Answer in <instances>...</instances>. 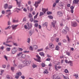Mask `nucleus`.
Wrapping results in <instances>:
<instances>
[{
	"instance_id": "1",
	"label": "nucleus",
	"mask_w": 79,
	"mask_h": 79,
	"mask_svg": "<svg viewBox=\"0 0 79 79\" xmlns=\"http://www.w3.org/2000/svg\"><path fill=\"white\" fill-rule=\"evenodd\" d=\"M56 22H52L51 23V26L53 27L55 29H58V26L57 24L56 23Z\"/></svg>"
},
{
	"instance_id": "2",
	"label": "nucleus",
	"mask_w": 79,
	"mask_h": 79,
	"mask_svg": "<svg viewBox=\"0 0 79 79\" xmlns=\"http://www.w3.org/2000/svg\"><path fill=\"white\" fill-rule=\"evenodd\" d=\"M16 48L14 47V48L11 51V53L12 54H15V53H16L17 50L16 49Z\"/></svg>"
},
{
	"instance_id": "3",
	"label": "nucleus",
	"mask_w": 79,
	"mask_h": 79,
	"mask_svg": "<svg viewBox=\"0 0 79 79\" xmlns=\"http://www.w3.org/2000/svg\"><path fill=\"white\" fill-rule=\"evenodd\" d=\"M23 64H24L25 65H26V66H29V65L30 64V63H29V62L27 60L24 61L23 62Z\"/></svg>"
},
{
	"instance_id": "4",
	"label": "nucleus",
	"mask_w": 79,
	"mask_h": 79,
	"mask_svg": "<svg viewBox=\"0 0 79 79\" xmlns=\"http://www.w3.org/2000/svg\"><path fill=\"white\" fill-rule=\"evenodd\" d=\"M72 26L73 27H76L77 26V23L76 22H72Z\"/></svg>"
},
{
	"instance_id": "5",
	"label": "nucleus",
	"mask_w": 79,
	"mask_h": 79,
	"mask_svg": "<svg viewBox=\"0 0 79 79\" xmlns=\"http://www.w3.org/2000/svg\"><path fill=\"white\" fill-rule=\"evenodd\" d=\"M12 39V36H10L8 37V38H7V40L6 41V44H8L9 43H10V42H11V41H9V39Z\"/></svg>"
},
{
	"instance_id": "6",
	"label": "nucleus",
	"mask_w": 79,
	"mask_h": 79,
	"mask_svg": "<svg viewBox=\"0 0 79 79\" xmlns=\"http://www.w3.org/2000/svg\"><path fill=\"white\" fill-rule=\"evenodd\" d=\"M18 26V25H12L11 26V27L13 30H14V31H15V30H16Z\"/></svg>"
},
{
	"instance_id": "7",
	"label": "nucleus",
	"mask_w": 79,
	"mask_h": 79,
	"mask_svg": "<svg viewBox=\"0 0 79 79\" xmlns=\"http://www.w3.org/2000/svg\"><path fill=\"white\" fill-rule=\"evenodd\" d=\"M16 74L17 76H15V78H16V79H18V78H19V76H21V74H22L21 73L19 72L18 73H17Z\"/></svg>"
},
{
	"instance_id": "8",
	"label": "nucleus",
	"mask_w": 79,
	"mask_h": 79,
	"mask_svg": "<svg viewBox=\"0 0 79 79\" xmlns=\"http://www.w3.org/2000/svg\"><path fill=\"white\" fill-rule=\"evenodd\" d=\"M52 77L53 79H60V78L56 75H53Z\"/></svg>"
},
{
	"instance_id": "9",
	"label": "nucleus",
	"mask_w": 79,
	"mask_h": 79,
	"mask_svg": "<svg viewBox=\"0 0 79 79\" xmlns=\"http://www.w3.org/2000/svg\"><path fill=\"white\" fill-rule=\"evenodd\" d=\"M49 47L50 48H54V45L52 43H50L49 44Z\"/></svg>"
},
{
	"instance_id": "10",
	"label": "nucleus",
	"mask_w": 79,
	"mask_h": 79,
	"mask_svg": "<svg viewBox=\"0 0 79 79\" xmlns=\"http://www.w3.org/2000/svg\"><path fill=\"white\" fill-rule=\"evenodd\" d=\"M40 3V2H35V4H34V6L36 7L37 8L39 6V4Z\"/></svg>"
},
{
	"instance_id": "11",
	"label": "nucleus",
	"mask_w": 79,
	"mask_h": 79,
	"mask_svg": "<svg viewBox=\"0 0 79 79\" xmlns=\"http://www.w3.org/2000/svg\"><path fill=\"white\" fill-rule=\"evenodd\" d=\"M79 2V0H74L73 1V3H75V4H77L78 5L79 3L78 2Z\"/></svg>"
},
{
	"instance_id": "12",
	"label": "nucleus",
	"mask_w": 79,
	"mask_h": 79,
	"mask_svg": "<svg viewBox=\"0 0 79 79\" xmlns=\"http://www.w3.org/2000/svg\"><path fill=\"white\" fill-rule=\"evenodd\" d=\"M15 1L16 2L17 4L18 5L19 7H20L21 6V2H18V0H15Z\"/></svg>"
},
{
	"instance_id": "13",
	"label": "nucleus",
	"mask_w": 79,
	"mask_h": 79,
	"mask_svg": "<svg viewBox=\"0 0 79 79\" xmlns=\"http://www.w3.org/2000/svg\"><path fill=\"white\" fill-rule=\"evenodd\" d=\"M58 15L59 16L61 17L63 16V14L61 12H58L57 13Z\"/></svg>"
},
{
	"instance_id": "14",
	"label": "nucleus",
	"mask_w": 79,
	"mask_h": 79,
	"mask_svg": "<svg viewBox=\"0 0 79 79\" xmlns=\"http://www.w3.org/2000/svg\"><path fill=\"white\" fill-rule=\"evenodd\" d=\"M36 57H37L38 61V62H41V61H40V57L39 56V55H36Z\"/></svg>"
},
{
	"instance_id": "15",
	"label": "nucleus",
	"mask_w": 79,
	"mask_h": 79,
	"mask_svg": "<svg viewBox=\"0 0 79 79\" xmlns=\"http://www.w3.org/2000/svg\"><path fill=\"white\" fill-rule=\"evenodd\" d=\"M42 11H43V12H44V13H45V12L47 11H48V9H45L43 8L42 9Z\"/></svg>"
},
{
	"instance_id": "16",
	"label": "nucleus",
	"mask_w": 79,
	"mask_h": 79,
	"mask_svg": "<svg viewBox=\"0 0 79 79\" xmlns=\"http://www.w3.org/2000/svg\"><path fill=\"white\" fill-rule=\"evenodd\" d=\"M48 24V23L47 22H45V23H43V26H46V27L47 28V25Z\"/></svg>"
},
{
	"instance_id": "17",
	"label": "nucleus",
	"mask_w": 79,
	"mask_h": 79,
	"mask_svg": "<svg viewBox=\"0 0 79 79\" xmlns=\"http://www.w3.org/2000/svg\"><path fill=\"white\" fill-rule=\"evenodd\" d=\"M62 34H67V31L65 29H64L62 30Z\"/></svg>"
},
{
	"instance_id": "18",
	"label": "nucleus",
	"mask_w": 79,
	"mask_h": 79,
	"mask_svg": "<svg viewBox=\"0 0 79 79\" xmlns=\"http://www.w3.org/2000/svg\"><path fill=\"white\" fill-rule=\"evenodd\" d=\"M68 63H70V66H73V62L71 61H69L68 62Z\"/></svg>"
},
{
	"instance_id": "19",
	"label": "nucleus",
	"mask_w": 79,
	"mask_h": 79,
	"mask_svg": "<svg viewBox=\"0 0 79 79\" xmlns=\"http://www.w3.org/2000/svg\"><path fill=\"white\" fill-rule=\"evenodd\" d=\"M3 44L4 45H6V46H8V47H12V45H10V44H6V43L5 42H4L3 43Z\"/></svg>"
},
{
	"instance_id": "20",
	"label": "nucleus",
	"mask_w": 79,
	"mask_h": 79,
	"mask_svg": "<svg viewBox=\"0 0 79 79\" xmlns=\"http://www.w3.org/2000/svg\"><path fill=\"white\" fill-rule=\"evenodd\" d=\"M26 56V55L25 54H22V57L23 58H25Z\"/></svg>"
},
{
	"instance_id": "21",
	"label": "nucleus",
	"mask_w": 79,
	"mask_h": 79,
	"mask_svg": "<svg viewBox=\"0 0 79 79\" xmlns=\"http://www.w3.org/2000/svg\"><path fill=\"white\" fill-rule=\"evenodd\" d=\"M8 4H5L4 7L5 8V9H6L8 8Z\"/></svg>"
},
{
	"instance_id": "22",
	"label": "nucleus",
	"mask_w": 79,
	"mask_h": 79,
	"mask_svg": "<svg viewBox=\"0 0 79 79\" xmlns=\"http://www.w3.org/2000/svg\"><path fill=\"white\" fill-rule=\"evenodd\" d=\"M39 54L40 55H41V56H44V53H43V52H40L39 53Z\"/></svg>"
},
{
	"instance_id": "23",
	"label": "nucleus",
	"mask_w": 79,
	"mask_h": 79,
	"mask_svg": "<svg viewBox=\"0 0 79 79\" xmlns=\"http://www.w3.org/2000/svg\"><path fill=\"white\" fill-rule=\"evenodd\" d=\"M27 24H28V27H29V28H31V27H32L31 24H29L28 23H27Z\"/></svg>"
},
{
	"instance_id": "24",
	"label": "nucleus",
	"mask_w": 79,
	"mask_h": 79,
	"mask_svg": "<svg viewBox=\"0 0 79 79\" xmlns=\"http://www.w3.org/2000/svg\"><path fill=\"white\" fill-rule=\"evenodd\" d=\"M73 76H74L76 79H78V78H79V77H78V74H75L73 75Z\"/></svg>"
},
{
	"instance_id": "25",
	"label": "nucleus",
	"mask_w": 79,
	"mask_h": 79,
	"mask_svg": "<svg viewBox=\"0 0 79 79\" xmlns=\"http://www.w3.org/2000/svg\"><path fill=\"white\" fill-rule=\"evenodd\" d=\"M11 29V26H9L8 27H7L5 28V30H6L7 29Z\"/></svg>"
},
{
	"instance_id": "26",
	"label": "nucleus",
	"mask_w": 79,
	"mask_h": 79,
	"mask_svg": "<svg viewBox=\"0 0 79 79\" xmlns=\"http://www.w3.org/2000/svg\"><path fill=\"white\" fill-rule=\"evenodd\" d=\"M19 22L18 20H13V23H18Z\"/></svg>"
},
{
	"instance_id": "27",
	"label": "nucleus",
	"mask_w": 79,
	"mask_h": 79,
	"mask_svg": "<svg viewBox=\"0 0 79 79\" xmlns=\"http://www.w3.org/2000/svg\"><path fill=\"white\" fill-rule=\"evenodd\" d=\"M33 48H34V49H37V48H38V47H37V46L35 45L33 46Z\"/></svg>"
},
{
	"instance_id": "28",
	"label": "nucleus",
	"mask_w": 79,
	"mask_h": 79,
	"mask_svg": "<svg viewBox=\"0 0 79 79\" xmlns=\"http://www.w3.org/2000/svg\"><path fill=\"white\" fill-rule=\"evenodd\" d=\"M58 68V67H57V65H55V68L56 69V71H58V68Z\"/></svg>"
},
{
	"instance_id": "29",
	"label": "nucleus",
	"mask_w": 79,
	"mask_h": 79,
	"mask_svg": "<svg viewBox=\"0 0 79 79\" xmlns=\"http://www.w3.org/2000/svg\"><path fill=\"white\" fill-rule=\"evenodd\" d=\"M59 48H60L59 46H56V50H59Z\"/></svg>"
},
{
	"instance_id": "30",
	"label": "nucleus",
	"mask_w": 79,
	"mask_h": 79,
	"mask_svg": "<svg viewBox=\"0 0 79 79\" xmlns=\"http://www.w3.org/2000/svg\"><path fill=\"white\" fill-rule=\"evenodd\" d=\"M65 31H66L67 32H68V31H69V28H68V27H65Z\"/></svg>"
},
{
	"instance_id": "31",
	"label": "nucleus",
	"mask_w": 79,
	"mask_h": 79,
	"mask_svg": "<svg viewBox=\"0 0 79 79\" xmlns=\"http://www.w3.org/2000/svg\"><path fill=\"white\" fill-rule=\"evenodd\" d=\"M44 74H48V72L47 70H45L44 72Z\"/></svg>"
},
{
	"instance_id": "32",
	"label": "nucleus",
	"mask_w": 79,
	"mask_h": 79,
	"mask_svg": "<svg viewBox=\"0 0 79 79\" xmlns=\"http://www.w3.org/2000/svg\"><path fill=\"white\" fill-rule=\"evenodd\" d=\"M64 72L65 73H69L68 70L67 69H65L64 71Z\"/></svg>"
},
{
	"instance_id": "33",
	"label": "nucleus",
	"mask_w": 79,
	"mask_h": 79,
	"mask_svg": "<svg viewBox=\"0 0 79 79\" xmlns=\"http://www.w3.org/2000/svg\"><path fill=\"white\" fill-rule=\"evenodd\" d=\"M10 12H11V10H6V13H10Z\"/></svg>"
},
{
	"instance_id": "34",
	"label": "nucleus",
	"mask_w": 79,
	"mask_h": 79,
	"mask_svg": "<svg viewBox=\"0 0 79 79\" xmlns=\"http://www.w3.org/2000/svg\"><path fill=\"white\" fill-rule=\"evenodd\" d=\"M10 50H11L10 48H6V50L8 52H10Z\"/></svg>"
},
{
	"instance_id": "35",
	"label": "nucleus",
	"mask_w": 79,
	"mask_h": 79,
	"mask_svg": "<svg viewBox=\"0 0 79 79\" xmlns=\"http://www.w3.org/2000/svg\"><path fill=\"white\" fill-rule=\"evenodd\" d=\"M42 15H44V13H43L42 12H40V16H42Z\"/></svg>"
},
{
	"instance_id": "36",
	"label": "nucleus",
	"mask_w": 79,
	"mask_h": 79,
	"mask_svg": "<svg viewBox=\"0 0 79 79\" xmlns=\"http://www.w3.org/2000/svg\"><path fill=\"white\" fill-rule=\"evenodd\" d=\"M12 7H13V6L9 5L8 6V9H11V8H12Z\"/></svg>"
},
{
	"instance_id": "37",
	"label": "nucleus",
	"mask_w": 79,
	"mask_h": 79,
	"mask_svg": "<svg viewBox=\"0 0 79 79\" xmlns=\"http://www.w3.org/2000/svg\"><path fill=\"white\" fill-rule=\"evenodd\" d=\"M2 15H4L5 13V11L4 10H2Z\"/></svg>"
},
{
	"instance_id": "38",
	"label": "nucleus",
	"mask_w": 79,
	"mask_h": 79,
	"mask_svg": "<svg viewBox=\"0 0 79 79\" xmlns=\"http://www.w3.org/2000/svg\"><path fill=\"white\" fill-rule=\"evenodd\" d=\"M63 78L64 79H69V78L66 77L64 76H63Z\"/></svg>"
},
{
	"instance_id": "39",
	"label": "nucleus",
	"mask_w": 79,
	"mask_h": 79,
	"mask_svg": "<svg viewBox=\"0 0 79 79\" xmlns=\"http://www.w3.org/2000/svg\"><path fill=\"white\" fill-rule=\"evenodd\" d=\"M32 15L31 14H29L28 15V17H29V18H32Z\"/></svg>"
},
{
	"instance_id": "40",
	"label": "nucleus",
	"mask_w": 79,
	"mask_h": 79,
	"mask_svg": "<svg viewBox=\"0 0 79 79\" xmlns=\"http://www.w3.org/2000/svg\"><path fill=\"white\" fill-rule=\"evenodd\" d=\"M42 67H45V64H44V63H42Z\"/></svg>"
},
{
	"instance_id": "41",
	"label": "nucleus",
	"mask_w": 79,
	"mask_h": 79,
	"mask_svg": "<svg viewBox=\"0 0 79 79\" xmlns=\"http://www.w3.org/2000/svg\"><path fill=\"white\" fill-rule=\"evenodd\" d=\"M48 18H50V19H53V17L51 15H49L48 16Z\"/></svg>"
},
{
	"instance_id": "42",
	"label": "nucleus",
	"mask_w": 79,
	"mask_h": 79,
	"mask_svg": "<svg viewBox=\"0 0 79 79\" xmlns=\"http://www.w3.org/2000/svg\"><path fill=\"white\" fill-rule=\"evenodd\" d=\"M33 68H36V67H37V66L35 64H33L32 66Z\"/></svg>"
},
{
	"instance_id": "43",
	"label": "nucleus",
	"mask_w": 79,
	"mask_h": 79,
	"mask_svg": "<svg viewBox=\"0 0 79 79\" xmlns=\"http://www.w3.org/2000/svg\"><path fill=\"white\" fill-rule=\"evenodd\" d=\"M56 40L57 42H59V38H56Z\"/></svg>"
},
{
	"instance_id": "44",
	"label": "nucleus",
	"mask_w": 79,
	"mask_h": 79,
	"mask_svg": "<svg viewBox=\"0 0 79 79\" xmlns=\"http://www.w3.org/2000/svg\"><path fill=\"white\" fill-rule=\"evenodd\" d=\"M11 70H12V71H14V70H15V68L14 67H12L11 68Z\"/></svg>"
},
{
	"instance_id": "45",
	"label": "nucleus",
	"mask_w": 79,
	"mask_h": 79,
	"mask_svg": "<svg viewBox=\"0 0 79 79\" xmlns=\"http://www.w3.org/2000/svg\"><path fill=\"white\" fill-rule=\"evenodd\" d=\"M21 55H22V52L20 53L19 54H17L18 56H21Z\"/></svg>"
},
{
	"instance_id": "46",
	"label": "nucleus",
	"mask_w": 79,
	"mask_h": 79,
	"mask_svg": "<svg viewBox=\"0 0 79 79\" xmlns=\"http://www.w3.org/2000/svg\"><path fill=\"white\" fill-rule=\"evenodd\" d=\"M66 54L67 55H68V56H70V52H67Z\"/></svg>"
},
{
	"instance_id": "47",
	"label": "nucleus",
	"mask_w": 79,
	"mask_h": 79,
	"mask_svg": "<svg viewBox=\"0 0 79 79\" xmlns=\"http://www.w3.org/2000/svg\"><path fill=\"white\" fill-rule=\"evenodd\" d=\"M38 52H40V51H43V49L41 48V49H38Z\"/></svg>"
},
{
	"instance_id": "48",
	"label": "nucleus",
	"mask_w": 79,
	"mask_h": 79,
	"mask_svg": "<svg viewBox=\"0 0 79 79\" xmlns=\"http://www.w3.org/2000/svg\"><path fill=\"white\" fill-rule=\"evenodd\" d=\"M47 14L48 15H51V14H52V12H51L48 11L47 12Z\"/></svg>"
},
{
	"instance_id": "49",
	"label": "nucleus",
	"mask_w": 79,
	"mask_h": 79,
	"mask_svg": "<svg viewBox=\"0 0 79 79\" xmlns=\"http://www.w3.org/2000/svg\"><path fill=\"white\" fill-rule=\"evenodd\" d=\"M23 53H29V51H25L23 52Z\"/></svg>"
},
{
	"instance_id": "50",
	"label": "nucleus",
	"mask_w": 79,
	"mask_h": 79,
	"mask_svg": "<svg viewBox=\"0 0 79 79\" xmlns=\"http://www.w3.org/2000/svg\"><path fill=\"white\" fill-rule=\"evenodd\" d=\"M32 6H31V9H30V10H31V11H32V10H33V9H34V8H32Z\"/></svg>"
},
{
	"instance_id": "51",
	"label": "nucleus",
	"mask_w": 79,
	"mask_h": 79,
	"mask_svg": "<svg viewBox=\"0 0 79 79\" xmlns=\"http://www.w3.org/2000/svg\"><path fill=\"white\" fill-rule=\"evenodd\" d=\"M66 37L67 39V40L69 42V37H68V36H67Z\"/></svg>"
},
{
	"instance_id": "52",
	"label": "nucleus",
	"mask_w": 79,
	"mask_h": 79,
	"mask_svg": "<svg viewBox=\"0 0 79 79\" xmlns=\"http://www.w3.org/2000/svg\"><path fill=\"white\" fill-rule=\"evenodd\" d=\"M13 44L14 45H15V46H18V44H17V43H13Z\"/></svg>"
},
{
	"instance_id": "53",
	"label": "nucleus",
	"mask_w": 79,
	"mask_h": 79,
	"mask_svg": "<svg viewBox=\"0 0 79 79\" xmlns=\"http://www.w3.org/2000/svg\"><path fill=\"white\" fill-rule=\"evenodd\" d=\"M8 26L10 25V24H11V23L10 22V21H8Z\"/></svg>"
},
{
	"instance_id": "54",
	"label": "nucleus",
	"mask_w": 79,
	"mask_h": 79,
	"mask_svg": "<svg viewBox=\"0 0 79 79\" xmlns=\"http://www.w3.org/2000/svg\"><path fill=\"white\" fill-rule=\"evenodd\" d=\"M23 21H26V18L24 17L23 19Z\"/></svg>"
},
{
	"instance_id": "55",
	"label": "nucleus",
	"mask_w": 79,
	"mask_h": 79,
	"mask_svg": "<svg viewBox=\"0 0 79 79\" xmlns=\"http://www.w3.org/2000/svg\"><path fill=\"white\" fill-rule=\"evenodd\" d=\"M30 40H31L30 39V38H29L28 39V41H27L28 43H29V42H30Z\"/></svg>"
},
{
	"instance_id": "56",
	"label": "nucleus",
	"mask_w": 79,
	"mask_h": 79,
	"mask_svg": "<svg viewBox=\"0 0 79 79\" xmlns=\"http://www.w3.org/2000/svg\"><path fill=\"white\" fill-rule=\"evenodd\" d=\"M74 7L73 6H72L70 7V9H71V10H74Z\"/></svg>"
},
{
	"instance_id": "57",
	"label": "nucleus",
	"mask_w": 79,
	"mask_h": 79,
	"mask_svg": "<svg viewBox=\"0 0 79 79\" xmlns=\"http://www.w3.org/2000/svg\"><path fill=\"white\" fill-rule=\"evenodd\" d=\"M4 58L7 61H8V59H7V57L6 56H4Z\"/></svg>"
},
{
	"instance_id": "58",
	"label": "nucleus",
	"mask_w": 79,
	"mask_h": 79,
	"mask_svg": "<svg viewBox=\"0 0 79 79\" xmlns=\"http://www.w3.org/2000/svg\"><path fill=\"white\" fill-rule=\"evenodd\" d=\"M30 20L31 22H32L33 21V18H31L30 19Z\"/></svg>"
},
{
	"instance_id": "59",
	"label": "nucleus",
	"mask_w": 79,
	"mask_h": 79,
	"mask_svg": "<svg viewBox=\"0 0 79 79\" xmlns=\"http://www.w3.org/2000/svg\"><path fill=\"white\" fill-rule=\"evenodd\" d=\"M30 50H33V49L32 48V46L30 47Z\"/></svg>"
},
{
	"instance_id": "60",
	"label": "nucleus",
	"mask_w": 79,
	"mask_h": 79,
	"mask_svg": "<svg viewBox=\"0 0 79 79\" xmlns=\"http://www.w3.org/2000/svg\"><path fill=\"white\" fill-rule=\"evenodd\" d=\"M35 27H37L38 26V23H35Z\"/></svg>"
},
{
	"instance_id": "61",
	"label": "nucleus",
	"mask_w": 79,
	"mask_h": 79,
	"mask_svg": "<svg viewBox=\"0 0 79 79\" xmlns=\"http://www.w3.org/2000/svg\"><path fill=\"white\" fill-rule=\"evenodd\" d=\"M59 2V0H56V3H58Z\"/></svg>"
},
{
	"instance_id": "62",
	"label": "nucleus",
	"mask_w": 79,
	"mask_h": 79,
	"mask_svg": "<svg viewBox=\"0 0 79 79\" xmlns=\"http://www.w3.org/2000/svg\"><path fill=\"white\" fill-rule=\"evenodd\" d=\"M46 61H50V58H48L46 59Z\"/></svg>"
},
{
	"instance_id": "63",
	"label": "nucleus",
	"mask_w": 79,
	"mask_h": 79,
	"mask_svg": "<svg viewBox=\"0 0 79 79\" xmlns=\"http://www.w3.org/2000/svg\"><path fill=\"white\" fill-rule=\"evenodd\" d=\"M56 3H54L53 4V7H55V6H56Z\"/></svg>"
},
{
	"instance_id": "64",
	"label": "nucleus",
	"mask_w": 79,
	"mask_h": 79,
	"mask_svg": "<svg viewBox=\"0 0 79 79\" xmlns=\"http://www.w3.org/2000/svg\"><path fill=\"white\" fill-rule=\"evenodd\" d=\"M19 50L20 51H23V49H22V48H19Z\"/></svg>"
}]
</instances>
